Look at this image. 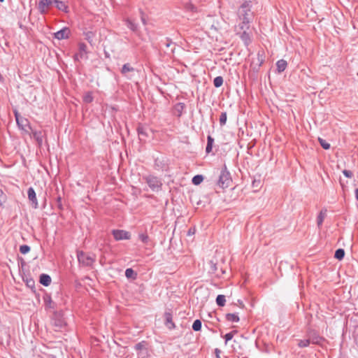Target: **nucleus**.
Returning <instances> with one entry per match:
<instances>
[{"label":"nucleus","instance_id":"f257e3e1","mask_svg":"<svg viewBox=\"0 0 358 358\" xmlns=\"http://www.w3.org/2000/svg\"><path fill=\"white\" fill-rule=\"evenodd\" d=\"M251 1H244L238 10V16L241 21L238 25L239 29H249L250 23L253 17V13L251 11Z\"/></svg>","mask_w":358,"mask_h":358},{"label":"nucleus","instance_id":"f03ea898","mask_svg":"<svg viewBox=\"0 0 358 358\" xmlns=\"http://www.w3.org/2000/svg\"><path fill=\"white\" fill-rule=\"evenodd\" d=\"M52 325L55 331H62L66 329V322L62 311H55L52 317Z\"/></svg>","mask_w":358,"mask_h":358},{"label":"nucleus","instance_id":"7ed1b4c3","mask_svg":"<svg viewBox=\"0 0 358 358\" xmlns=\"http://www.w3.org/2000/svg\"><path fill=\"white\" fill-rule=\"evenodd\" d=\"M232 182L230 173L227 170V167L224 165V168H222L219 180L217 181V185L222 188H227L229 187Z\"/></svg>","mask_w":358,"mask_h":358},{"label":"nucleus","instance_id":"20e7f679","mask_svg":"<svg viewBox=\"0 0 358 358\" xmlns=\"http://www.w3.org/2000/svg\"><path fill=\"white\" fill-rule=\"evenodd\" d=\"M306 336L308 337L311 344L322 345L325 341V338L320 336L317 331L308 328L306 331Z\"/></svg>","mask_w":358,"mask_h":358},{"label":"nucleus","instance_id":"39448f33","mask_svg":"<svg viewBox=\"0 0 358 358\" xmlns=\"http://www.w3.org/2000/svg\"><path fill=\"white\" fill-rule=\"evenodd\" d=\"M77 257L79 263L84 266H92L95 261V259L94 257L89 255H87L83 251L78 252Z\"/></svg>","mask_w":358,"mask_h":358},{"label":"nucleus","instance_id":"423d86ee","mask_svg":"<svg viewBox=\"0 0 358 358\" xmlns=\"http://www.w3.org/2000/svg\"><path fill=\"white\" fill-rule=\"evenodd\" d=\"M15 119L18 127L27 133L32 131V128L29 124V122L27 118L20 116L17 113H15Z\"/></svg>","mask_w":358,"mask_h":358},{"label":"nucleus","instance_id":"0eeeda50","mask_svg":"<svg viewBox=\"0 0 358 358\" xmlns=\"http://www.w3.org/2000/svg\"><path fill=\"white\" fill-rule=\"evenodd\" d=\"M143 178L153 191L159 190L162 185L161 181L155 176H148Z\"/></svg>","mask_w":358,"mask_h":358},{"label":"nucleus","instance_id":"6e6552de","mask_svg":"<svg viewBox=\"0 0 358 358\" xmlns=\"http://www.w3.org/2000/svg\"><path fill=\"white\" fill-rule=\"evenodd\" d=\"M112 234L116 241L129 240L131 238L130 233L124 230L114 229Z\"/></svg>","mask_w":358,"mask_h":358},{"label":"nucleus","instance_id":"1a4fd4ad","mask_svg":"<svg viewBox=\"0 0 358 358\" xmlns=\"http://www.w3.org/2000/svg\"><path fill=\"white\" fill-rule=\"evenodd\" d=\"M54 3L52 0H40L38 4V10L41 14H45Z\"/></svg>","mask_w":358,"mask_h":358},{"label":"nucleus","instance_id":"9d476101","mask_svg":"<svg viewBox=\"0 0 358 358\" xmlns=\"http://www.w3.org/2000/svg\"><path fill=\"white\" fill-rule=\"evenodd\" d=\"M71 34V30L69 27H64L54 34V37L57 40L67 39Z\"/></svg>","mask_w":358,"mask_h":358},{"label":"nucleus","instance_id":"9b49d317","mask_svg":"<svg viewBox=\"0 0 358 358\" xmlns=\"http://www.w3.org/2000/svg\"><path fill=\"white\" fill-rule=\"evenodd\" d=\"M27 195L29 200L31 202V205L34 208H38V201L36 199V192L33 187H29L27 190Z\"/></svg>","mask_w":358,"mask_h":358},{"label":"nucleus","instance_id":"f8f14e48","mask_svg":"<svg viewBox=\"0 0 358 358\" xmlns=\"http://www.w3.org/2000/svg\"><path fill=\"white\" fill-rule=\"evenodd\" d=\"M78 47L79 52L74 55V59L76 61H78L80 59H82L84 55L87 53V45L84 43H80L78 44Z\"/></svg>","mask_w":358,"mask_h":358},{"label":"nucleus","instance_id":"ddd939ff","mask_svg":"<svg viewBox=\"0 0 358 358\" xmlns=\"http://www.w3.org/2000/svg\"><path fill=\"white\" fill-rule=\"evenodd\" d=\"M34 138L36 141L38 145L41 146L43 142V138L45 136V132L43 131H31Z\"/></svg>","mask_w":358,"mask_h":358},{"label":"nucleus","instance_id":"4468645a","mask_svg":"<svg viewBox=\"0 0 358 358\" xmlns=\"http://www.w3.org/2000/svg\"><path fill=\"white\" fill-rule=\"evenodd\" d=\"M165 324L169 329H173L176 327L174 322H173L172 314L169 312H166L164 314Z\"/></svg>","mask_w":358,"mask_h":358},{"label":"nucleus","instance_id":"2eb2a0df","mask_svg":"<svg viewBox=\"0 0 358 358\" xmlns=\"http://www.w3.org/2000/svg\"><path fill=\"white\" fill-rule=\"evenodd\" d=\"M54 3L58 10L64 11V13L69 12V7L65 2L59 0H54Z\"/></svg>","mask_w":358,"mask_h":358},{"label":"nucleus","instance_id":"dca6fc26","mask_svg":"<svg viewBox=\"0 0 358 358\" xmlns=\"http://www.w3.org/2000/svg\"><path fill=\"white\" fill-rule=\"evenodd\" d=\"M327 209H322L317 217V224L319 228H321L323 221L327 216Z\"/></svg>","mask_w":358,"mask_h":358},{"label":"nucleus","instance_id":"f3484780","mask_svg":"<svg viewBox=\"0 0 358 358\" xmlns=\"http://www.w3.org/2000/svg\"><path fill=\"white\" fill-rule=\"evenodd\" d=\"M43 300L46 308L54 309L55 308V303L52 300L50 295H45Z\"/></svg>","mask_w":358,"mask_h":358},{"label":"nucleus","instance_id":"a211bd4d","mask_svg":"<svg viewBox=\"0 0 358 358\" xmlns=\"http://www.w3.org/2000/svg\"><path fill=\"white\" fill-rule=\"evenodd\" d=\"M51 278L49 275L43 273L40 275V283L47 287L51 283Z\"/></svg>","mask_w":358,"mask_h":358},{"label":"nucleus","instance_id":"6ab92c4d","mask_svg":"<svg viewBox=\"0 0 358 358\" xmlns=\"http://www.w3.org/2000/svg\"><path fill=\"white\" fill-rule=\"evenodd\" d=\"M185 108V105L183 103H178L175 105L174 110L178 117H180L182 115Z\"/></svg>","mask_w":358,"mask_h":358},{"label":"nucleus","instance_id":"aec40b11","mask_svg":"<svg viewBox=\"0 0 358 358\" xmlns=\"http://www.w3.org/2000/svg\"><path fill=\"white\" fill-rule=\"evenodd\" d=\"M243 32L241 34V38L245 45H248L251 42L250 34L247 32L248 29H241Z\"/></svg>","mask_w":358,"mask_h":358},{"label":"nucleus","instance_id":"412c9836","mask_svg":"<svg viewBox=\"0 0 358 358\" xmlns=\"http://www.w3.org/2000/svg\"><path fill=\"white\" fill-rule=\"evenodd\" d=\"M287 66V63L285 60H284V59L278 60L276 63V67H277V70H278V73L283 72L286 69Z\"/></svg>","mask_w":358,"mask_h":358},{"label":"nucleus","instance_id":"4be33fe9","mask_svg":"<svg viewBox=\"0 0 358 358\" xmlns=\"http://www.w3.org/2000/svg\"><path fill=\"white\" fill-rule=\"evenodd\" d=\"M85 39L91 45H94V38H95V33L93 31H87L84 33Z\"/></svg>","mask_w":358,"mask_h":358},{"label":"nucleus","instance_id":"5701e85b","mask_svg":"<svg viewBox=\"0 0 358 358\" xmlns=\"http://www.w3.org/2000/svg\"><path fill=\"white\" fill-rule=\"evenodd\" d=\"M225 318L228 322H238L240 320L239 317L236 313H227L225 315Z\"/></svg>","mask_w":358,"mask_h":358},{"label":"nucleus","instance_id":"b1692460","mask_svg":"<svg viewBox=\"0 0 358 358\" xmlns=\"http://www.w3.org/2000/svg\"><path fill=\"white\" fill-rule=\"evenodd\" d=\"M133 71H134V69L129 63L124 64L121 69V73L124 76H127L129 72Z\"/></svg>","mask_w":358,"mask_h":358},{"label":"nucleus","instance_id":"393cba45","mask_svg":"<svg viewBox=\"0 0 358 358\" xmlns=\"http://www.w3.org/2000/svg\"><path fill=\"white\" fill-rule=\"evenodd\" d=\"M297 341H298L297 345L300 348L308 347L311 344V343L309 341V339L308 338V337H306V338H305V339H299Z\"/></svg>","mask_w":358,"mask_h":358},{"label":"nucleus","instance_id":"a878e982","mask_svg":"<svg viewBox=\"0 0 358 358\" xmlns=\"http://www.w3.org/2000/svg\"><path fill=\"white\" fill-rule=\"evenodd\" d=\"M213 143H214V138L211 136H208L207 145L206 148V152L207 153H210L212 151Z\"/></svg>","mask_w":358,"mask_h":358},{"label":"nucleus","instance_id":"bb28decb","mask_svg":"<svg viewBox=\"0 0 358 358\" xmlns=\"http://www.w3.org/2000/svg\"><path fill=\"white\" fill-rule=\"evenodd\" d=\"M264 52L263 50H260L257 52V64L258 66H261L264 62Z\"/></svg>","mask_w":358,"mask_h":358},{"label":"nucleus","instance_id":"cd10ccee","mask_svg":"<svg viewBox=\"0 0 358 358\" xmlns=\"http://www.w3.org/2000/svg\"><path fill=\"white\" fill-rule=\"evenodd\" d=\"M127 26L133 31L136 32L138 30V25L129 19L126 20Z\"/></svg>","mask_w":358,"mask_h":358},{"label":"nucleus","instance_id":"c85d7f7f","mask_svg":"<svg viewBox=\"0 0 358 358\" xmlns=\"http://www.w3.org/2000/svg\"><path fill=\"white\" fill-rule=\"evenodd\" d=\"M216 303L219 306H224L226 303L225 296L222 294H219L216 298Z\"/></svg>","mask_w":358,"mask_h":358},{"label":"nucleus","instance_id":"c756f323","mask_svg":"<svg viewBox=\"0 0 358 358\" xmlns=\"http://www.w3.org/2000/svg\"><path fill=\"white\" fill-rule=\"evenodd\" d=\"M345 256V251L342 248H339L336 250L334 254V257L338 260H341L343 259Z\"/></svg>","mask_w":358,"mask_h":358},{"label":"nucleus","instance_id":"7c9ffc66","mask_svg":"<svg viewBox=\"0 0 358 358\" xmlns=\"http://www.w3.org/2000/svg\"><path fill=\"white\" fill-rule=\"evenodd\" d=\"M223 82L224 80L222 76H217L213 80V85L215 87H220L222 85Z\"/></svg>","mask_w":358,"mask_h":358},{"label":"nucleus","instance_id":"2f4dec72","mask_svg":"<svg viewBox=\"0 0 358 358\" xmlns=\"http://www.w3.org/2000/svg\"><path fill=\"white\" fill-rule=\"evenodd\" d=\"M203 180V177L201 175H196L192 178V183L194 185H199Z\"/></svg>","mask_w":358,"mask_h":358},{"label":"nucleus","instance_id":"473e14b6","mask_svg":"<svg viewBox=\"0 0 358 358\" xmlns=\"http://www.w3.org/2000/svg\"><path fill=\"white\" fill-rule=\"evenodd\" d=\"M201 322L199 320H196L193 324H192V329L195 331H199L201 329Z\"/></svg>","mask_w":358,"mask_h":358},{"label":"nucleus","instance_id":"72a5a7b5","mask_svg":"<svg viewBox=\"0 0 358 358\" xmlns=\"http://www.w3.org/2000/svg\"><path fill=\"white\" fill-rule=\"evenodd\" d=\"M318 141L320 144V145L324 148V150H328L330 148V144L327 142L324 139L322 138H318Z\"/></svg>","mask_w":358,"mask_h":358},{"label":"nucleus","instance_id":"f704fd0d","mask_svg":"<svg viewBox=\"0 0 358 358\" xmlns=\"http://www.w3.org/2000/svg\"><path fill=\"white\" fill-rule=\"evenodd\" d=\"M227 119V115L226 112H222L220 116L219 122L221 126H224L226 124Z\"/></svg>","mask_w":358,"mask_h":358},{"label":"nucleus","instance_id":"c9c22d12","mask_svg":"<svg viewBox=\"0 0 358 358\" xmlns=\"http://www.w3.org/2000/svg\"><path fill=\"white\" fill-rule=\"evenodd\" d=\"M125 275L128 278H135L136 274L135 273V272L134 271V270L132 268H129L126 269Z\"/></svg>","mask_w":358,"mask_h":358},{"label":"nucleus","instance_id":"e433bc0d","mask_svg":"<svg viewBox=\"0 0 358 358\" xmlns=\"http://www.w3.org/2000/svg\"><path fill=\"white\" fill-rule=\"evenodd\" d=\"M83 101L87 103L92 102L93 96L92 92H87L83 96Z\"/></svg>","mask_w":358,"mask_h":358},{"label":"nucleus","instance_id":"4c0bfd02","mask_svg":"<svg viewBox=\"0 0 358 358\" xmlns=\"http://www.w3.org/2000/svg\"><path fill=\"white\" fill-rule=\"evenodd\" d=\"M237 333V331H232L229 333H227L225 334L224 336V339H225V343H227L228 341H229L230 340H231L234 336V334H236Z\"/></svg>","mask_w":358,"mask_h":358},{"label":"nucleus","instance_id":"58836bf2","mask_svg":"<svg viewBox=\"0 0 358 358\" xmlns=\"http://www.w3.org/2000/svg\"><path fill=\"white\" fill-rule=\"evenodd\" d=\"M29 251H30V247L29 245H22L20 246V252L22 254L25 255V254L28 253Z\"/></svg>","mask_w":358,"mask_h":358},{"label":"nucleus","instance_id":"ea45409f","mask_svg":"<svg viewBox=\"0 0 358 358\" xmlns=\"http://www.w3.org/2000/svg\"><path fill=\"white\" fill-rule=\"evenodd\" d=\"M137 130L139 136H148L147 133L145 132V129L144 127H139Z\"/></svg>","mask_w":358,"mask_h":358},{"label":"nucleus","instance_id":"a19ab883","mask_svg":"<svg viewBox=\"0 0 358 358\" xmlns=\"http://www.w3.org/2000/svg\"><path fill=\"white\" fill-rule=\"evenodd\" d=\"M139 238L141 240L142 242L144 243H146L148 241V236L146 234H141L139 235Z\"/></svg>","mask_w":358,"mask_h":358},{"label":"nucleus","instance_id":"79ce46f5","mask_svg":"<svg viewBox=\"0 0 358 358\" xmlns=\"http://www.w3.org/2000/svg\"><path fill=\"white\" fill-rule=\"evenodd\" d=\"M343 173L344 174V176L345 177L349 178H351L353 176L352 172L351 171L346 170V169L343 171Z\"/></svg>","mask_w":358,"mask_h":358},{"label":"nucleus","instance_id":"37998d69","mask_svg":"<svg viewBox=\"0 0 358 358\" xmlns=\"http://www.w3.org/2000/svg\"><path fill=\"white\" fill-rule=\"evenodd\" d=\"M141 21H142L143 24L144 25H145L147 22H146V20H145V18L144 17V13L143 11H141Z\"/></svg>","mask_w":358,"mask_h":358},{"label":"nucleus","instance_id":"c03bdc74","mask_svg":"<svg viewBox=\"0 0 358 358\" xmlns=\"http://www.w3.org/2000/svg\"><path fill=\"white\" fill-rule=\"evenodd\" d=\"M211 270L215 271L217 270L216 264H214L212 261L210 262Z\"/></svg>","mask_w":358,"mask_h":358},{"label":"nucleus","instance_id":"a18cd8bd","mask_svg":"<svg viewBox=\"0 0 358 358\" xmlns=\"http://www.w3.org/2000/svg\"><path fill=\"white\" fill-rule=\"evenodd\" d=\"M220 352H221V351L218 348H216L215 350V353L216 358H220Z\"/></svg>","mask_w":358,"mask_h":358},{"label":"nucleus","instance_id":"49530a36","mask_svg":"<svg viewBox=\"0 0 358 358\" xmlns=\"http://www.w3.org/2000/svg\"><path fill=\"white\" fill-rule=\"evenodd\" d=\"M141 348H142V344H141V343H137V344L135 345V349H136V350H141Z\"/></svg>","mask_w":358,"mask_h":358},{"label":"nucleus","instance_id":"de8ad7c7","mask_svg":"<svg viewBox=\"0 0 358 358\" xmlns=\"http://www.w3.org/2000/svg\"><path fill=\"white\" fill-rule=\"evenodd\" d=\"M27 285L29 286V287H31V286H34V281L31 280L29 281H27Z\"/></svg>","mask_w":358,"mask_h":358},{"label":"nucleus","instance_id":"09e8293b","mask_svg":"<svg viewBox=\"0 0 358 358\" xmlns=\"http://www.w3.org/2000/svg\"><path fill=\"white\" fill-rule=\"evenodd\" d=\"M355 198L358 201V188H357L355 191Z\"/></svg>","mask_w":358,"mask_h":358},{"label":"nucleus","instance_id":"8fccbe9b","mask_svg":"<svg viewBox=\"0 0 358 358\" xmlns=\"http://www.w3.org/2000/svg\"><path fill=\"white\" fill-rule=\"evenodd\" d=\"M190 233H192V231H191V229H189V234H190Z\"/></svg>","mask_w":358,"mask_h":358},{"label":"nucleus","instance_id":"3c124183","mask_svg":"<svg viewBox=\"0 0 358 358\" xmlns=\"http://www.w3.org/2000/svg\"><path fill=\"white\" fill-rule=\"evenodd\" d=\"M190 233H192V231H191V229H189V234H190Z\"/></svg>","mask_w":358,"mask_h":358},{"label":"nucleus","instance_id":"603ef678","mask_svg":"<svg viewBox=\"0 0 358 358\" xmlns=\"http://www.w3.org/2000/svg\"><path fill=\"white\" fill-rule=\"evenodd\" d=\"M4 0H0V2H3Z\"/></svg>","mask_w":358,"mask_h":358},{"label":"nucleus","instance_id":"864d4df0","mask_svg":"<svg viewBox=\"0 0 358 358\" xmlns=\"http://www.w3.org/2000/svg\"><path fill=\"white\" fill-rule=\"evenodd\" d=\"M52 358H55V357H52Z\"/></svg>","mask_w":358,"mask_h":358}]
</instances>
